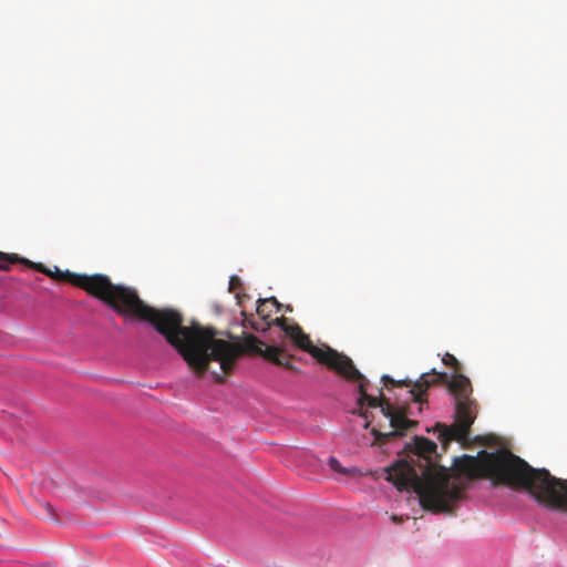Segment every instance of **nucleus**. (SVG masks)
Here are the masks:
<instances>
[{"instance_id": "15", "label": "nucleus", "mask_w": 567, "mask_h": 567, "mask_svg": "<svg viewBox=\"0 0 567 567\" xmlns=\"http://www.w3.org/2000/svg\"><path fill=\"white\" fill-rule=\"evenodd\" d=\"M0 270H9V266L6 261L0 260Z\"/></svg>"}, {"instance_id": "17", "label": "nucleus", "mask_w": 567, "mask_h": 567, "mask_svg": "<svg viewBox=\"0 0 567 567\" xmlns=\"http://www.w3.org/2000/svg\"><path fill=\"white\" fill-rule=\"evenodd\" d=\"M47 509L51 513L52 512V508L50 505H47Z\"/></svg>"}, {"instance_id": "3", "label": "nucleus", "mask_w": 567, "mask_h": 567, "mask_svg": "<svg viewBox=\"0 0 567 567\" xmlns=\"http://www.w3.org/2000/svg\"><path fill=\"white\" fill-rule=\"evenodd\" d=\"M436 443L414 436L413 455L401 458L388 468L386 478L399 491L410 489L419 496L421 506L433 513H451L465 492L461 477L439 465L433 455L436 454Z\"/></svg>"}, {"instance_id": "12", "label": "nucleus", "mask_w": 567, "mask_h": 567, "mask_svg": "<svg viewBox=\"0 0 567 567\" xmlns=\"http://www.w3.org/2000/svg\"><path fill=\"white\" fill-rule=\"evenodd\" d=\"M241 286V280L238 276H231L229 279V291L233 292Z\"/></svg>"}, {"instance_id": "8", "label": "nucleus", "mask_w": 567, "mask_h": 567, "mask_svg": "<svg viewBox=\"0 0 567 567\" xmlns=\"http://www.w3.org/2000/svg\"><path fill=\"white\" fill-rule=\"evenodd\" d=\"M328 466L333 473V478L339 482H348L354 476V465L349 458L331 456Z\"/></svg>"}, {"instance_id": "5", "label": "nucleus", "mask_w": 567, "mask_h": 567, "mask_svg": "<svg viewBox=\"0 0 567 567\" xmlns=\"http://www.w3.org/2000/svg\"><path fill=\"white\" fill-rule=\"evenodd\" d=\"M357 406L363 405L367 403L369 406H380L383 415L389 420L390 426L392 431L383 433L372 430V433L375 436V440L379 444H383L392 437L403 436L409 431L414 430L419 422L409 420L406 417V409L402 406L392 405L386 399L382 396L381 391H379V396L368 393V380L363 374L357 369Z\"/></svg>"}, {"instance_id": "11", "label": "nucleus", "mask_w": 567, "mask_h": 567, "mask_svg": "<svg viewBox=\"0 0 567 567\" xmlns=\"http://www.w3.org/2000/svg\"><path fill=\"white\" fill-rule=\"evenodd\" d=\"M442 361H443V363H444L445 365L452 367V368H454L456 371L460 369V363H458L457 359H456L453 354H451V353H449V352H446V353L444 354V357H443Z\"/></svg>"}, {"instance_id": "13", "label": "nucleus", "mask_w": 567, "mask_h": 567, "mask_svg": "<svg viewBox=\"0 0 567 567\" xmlns=\"http://www.w3.org/2000/svg\"><path fill=\"white\" fill-rule=\"evenodd\" d=\"M275 324L279 326L282 329L284 332H285V328L293 327V324L287 323V319L285 317L277 318L275 320Z\"/></svg>"}, {"instance_id": "2", "label": "nucleus", "mask_w": 567, "mask_h": 567, "mask_svg": "<svg viewBox=\"0 0 567 567\" xmlns=\"http://www.w3.org/2000/svg\"><path fill=\"white\" fill-rule=\"evenodd\" d=\"M454 467L470 480L486 477L494 485L526 489L542 506L567 512V480L557 478L545 468H533L506 449L481 451L477 457L463 455L455 458Z\"/></svg>"}, {"instance_id": "7", "label": "nucleus", "mask_w": 567, "mask_h": 567, "mask_svg": "<svg viewBox=\"0 0 567 567\" xmlns=\"http://www.w3.org/2000/svg\"><path fill=\"white\" fill-rule=\"evenodd\" d=\"M285 333L298 348L311 354L319 363L327 365L349 381L354 380V364L350 358L328 346H313L309 336L297 323L293 327L285 328Z\"/></svg>"}, {"instance_id": "4", "label": "nucleus", "mask_w": 567, "mask_h": 567, "mask_svg": "<svg viewBox=\"0 0 567 567\" xmlns=\"http://www.w3.org/2000/svg\"><path fill=\"white\" fill-rule=\"evenodd\" d=\"M437 382L446 383L450 393L454 398V422L451 425L436 423L435 431L439 433V440L444 450L452 441L466 442L470 437L471 426L476 420L478 413V404L472 398L473 388L470 379L456 372L449 380L445 372H436L432 370L431 373H423L413 384L410 394L414 402L423 404L426 400L423 395L426 394L427 389Z\"/></svg>"}, {"instance_id": "16", "label": "nucleus", "mask_w": 567, "mask_h": 567, "mask_svg": "<svg viewBox=\"0 0 567 567\" xmlns=\"http://www.w3.org/2000/svg\"><path fill=\"white\" fill-rule=\"evenodd\" d=\"M215 379H216V381H217V382H219V383H221V382H224V381H225V378H224V377H220V375H216V377H215Z\"/></svg>"}, {"instance_id": "14", "label": "nucleus", "mask_w": 567, "mask_h": 567, "mask_svg": "<svg viewBox=\"0 0 567 567\" xmlns=\"http://www.w3.org/2000/svg\"><path fill=\"white\" fill-rule=\"evenodd\" d=\"M243 316L245 317V326L246 324H249L250 328L255 329V330H259V328L257 327L256 322L254 321L252 317H248L245 312H243Z\"/></svg>"}, {"instance_id": "10", "label": "nucleus", "mask_w": 567, "mask_h": 567, "mask_svg": "<svg viewBox=\"0 0 567 567\" xmlns=\"http://www.w3.org/2000/svg\"><path fill=\"white\" fill-rule=\"evenodd\" d=\"M382 381H383V384L385 386H388L389 384L391 385H398V386H410L412 384V382L410 380H404V381H395L393 380L391 377L389 375H383L382 377Z\"/></svg>"}, {"instance_id": "9", "label": "nucleus", "mask_w": 567, "mask_h": 567, "mask_svg": "<svg viewBox=\"0 0 567 567\" xmlns=\"http://www.w3.org/2000/svg\"><path fill=\"white\" fill-rule=\"evenodd\" d=\"M272 308L277 311L281 309V303L275 297L259 299L256 311L262 319H266L270 316Z\"/></svg>"}, {"instance_id": "1", "label": "nucleus", "mask_w": 567, "mask_h": 567, "mask_svg": "<svg viewBox=\"0 0 567 567\" xmlns=\"http://www.w3.org/2000/svg\"><path fill=\"white\" fill-rule=\"evenodd\" d=\"M0 260L6 261L8 266L22 264L55 280L70 282L100 299L118 315L150 322L198 375L208 370L212 361L219 362L224 374L229 375L245 351L259 354L277 364V347L267 346L252 334L245 338L244 346L217 339V331L214 328L203 327L197 322L185 327L183 316L178 311L153 308L138 297L135 289L114 285L105 275H79L69 270L62 271L58 267L52 271L41 262L2 251Z\"/></svg>"}, {"instance_id": "6", "label": "nucleus", "mask_w": 567, "mask_h": 567, "mask_svg": "<svg viewBox=\"0 0 567 567\" xmlns=\"http://www.w3.org/2000/svg\"><path fill=\"white\" fill-rule=\"evenodd\" d=\"M285 333L298 348L311 354L319 363L327 365L349 381L354 380V364L350 358L328 346H313L309 336L297 323L293 327L285 328Z\"/></svg>"}]
</instances>
